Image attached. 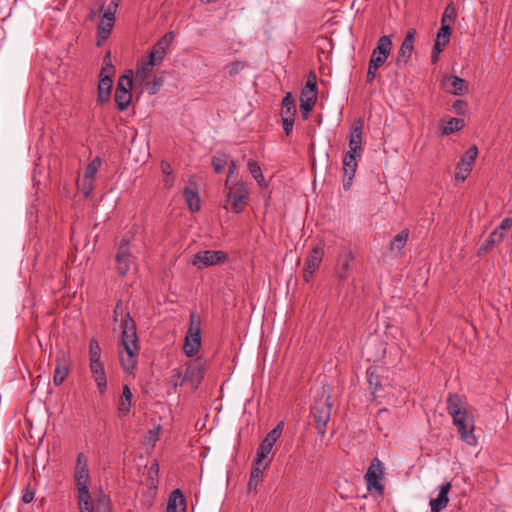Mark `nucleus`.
I'll return each mask as SVG.
<instances>
[{"instance_id": "obj_1", "label": "nucleus", "mask_w": 512, "mask_h": 512, "mask_svg": "<svg viewBox=\"0 0 512 512\" xmlns=\"http://www.w3.org/2000/svg\"><path fill=\"white\" fill-rule=\"evenodd\" d=\"M121 366L126 373H131L138 362V337L135 322L126 313L121 322V340L118 346Z\"/></svg>"}, {"instance_id": "obj_2", "label": "nucleus", "mask_w": 512, "mask_h": 512, "mask_svg": "<svg viewBox=\"0 0 512 512\" xmlns=\"http://www.w3.org/2000/svg\"><path fill=\"white\" fill-rule=\"evenodd\" d=\"M363 153L361 130H353L349 137V149L343 157V188L350 189L358 167V158Z\"/></svg>"}, {"instance_id": "obj_3", "label": "nucleus", "mask_w": 512, "mask_h": 512, "mask_svg": "<svg viewBox=\"0 0 512 512\" xmlns=\"http://www.w3.org/2000/svg\"><path fill=\"white\" fill-rule=\"evenodd\" d=\"M331 407L328 389L322 387L319 391V397L315 398L311 408V415L314 419L316 430L322 436L326 432V425L331 417Z\"/></svg>"}, {"instance_id": "obj_4", "label": "nucleus", "mask_w": 512, "mask_h": 512, "mask_svg": "<svg viewBox=\"0 0 512 512\" xmlns=\"http://www.w3.org/2000/svg\"><path fill=\"white\" fill-rule=\"evenodd\" d=\"M189 329L185 336L183 351L186 356L193 357L201 347V319L200 316L192 312L189 317Z\"/></svg>"}, {"instance_id": "obj_5", "label": "nucleus", "mask_w": 512, "mask_h": 512, "mask_svg": "<svg viewBox=\"0 0 512 512\" xmlns=\"http://www.w3.org/2000/svg\"><path fill=\"white\" fill-rule=\"evenodd\" d=\"M101 164L100 157H95L85 167L82 177L77 180V188L85 197H89L94 189L95 175Z\"/></svg>"}, {"instance_id": "obj_6", "label": "nucleus", "mask_w": 512, "mask_h": 512, "mask_svg": "<svg viewBox=\"0 0 512 512\" xmlns=\"http://www.w3.org/2000/svg\"><path fill=\"white\" fill-rule=\"evenodd\" d=\"M205 371V363L201 359L190 361L185 371L180 385L188 384L192 391H195L200 385Z\"/></svg>"}, {"instance_id": "obj_7", "label": "nucleus", "mask_w": 512, "mask_h": 512, "mask_svg": "<svg viewBox=\"0 0 512 512\" xmlns=\"http://www.w3.org/2000/svg\"><path fill=\"white\" fill-rule=\"evenodd\" d=\"M384 475L383 464L378 458H374L364 476L368 491H375L381 494L384 490L382 478Z\"/></svg>"}, {"instance_id": "obj_8", "label": "nucleus", "mask_w": 512, "mask_h": 512, "mask_svg": "<svg viewBox=\"0 0 512 512\" xmlns=\"http://www.w3.org/2000/svg\"><path fill=\"white\" fill-rule=\"evenodd\" d=\"M228 256L223 251L205 250L194 254L190 263L198 269L213 266L223 263L227 260Z\"/></svg>"}, {"instance_id": "obj_9", "label": "nucleus", "mask_w": 512, "mask_h": 512, "mask_svg": "<svg viewBox=\"0 0 512 512\" xmlns=\"http://www.w3.org/2000/svg\"><path fill=\"white\" fill-rule=\"evenodd\" d=\"M478 156V148L473 145L471 146L464 155L460 158L456 166L455 179L463 182L469 176L473 164Z\"/></svg>"}, {"instance_id": "obj_10", "label": "nucleus", "mask_w": 512, "mask_h": 512, "mask_svg": "<svg viewBox=\"0 0 512 512\" xmlns=\"http://www.w3.org/2000/svg\"><path fill=\"white\" fill-rule=\"evenodd\" d=\"M324 243L320 242L315 245L310 254L307 256L303 269V278L309 282L313 277L314 272L318 269L324 256Z\"/></svg>"}, {"instance_id": "obj_11", "label": "nucleus", "mask_w": 512, "mask_h": 512, "mask_svg": "<svg viewBox=\"0 0 512 512\" xmlns=\"http://www.w3.org/2000/svg\"><path fill=\"white\" fill-rule=\"evenodd\" d=\"M131 88L132 78L128 75L121 76L115 91V102L121 111L127 109L131 103Z\"/></svg>"}, {"instance_id": "obj_12", "label": "nucleus", "mask_w": 512, "mask_h": 512, "mask_svg": "<svg viewBox=\"0 0 512 512\" xmlns=\"http://www.w3.org/2000/svg\"><path fill=\"white\" fill-rule=\"evenodd\" d=\"M392 49V41L389 36L379 38L376 47L373 49L369 64L373 67H381L388 59Z\"/></svg>"}, {"instance_id": "obj_13", "label": "nucleus", "mask_w": 512, "mask_h": 512, "mask_svg": "<svg viewBox=\"0 0 512 512\" xmlns=\"http://www.w3.org/2000/svg\"><path fill=\"white\" fill-rule=\"evenodd\" d=\"M129 243L130 238L124 237L117 244L116 269L123 276L129 272L132 263L131 253L128 248Z\"/></svg>"}, {"instance_id": "obj_14", "label": "nucleus", "mask_w": 512, "mask_h": 512, "mask_svg": "<svg viewBox=\"0 0 512 512\" xmlns=\"http://www.w3.org/2000/svg\"><path fill=\"white\" fill-rule=\"evenodd\" d=\"M226 188L228 190L227 201L231 204L236 213H240L248 199V191L245 185L242 183H238L234 186L229 184Z\"/></svg>"}, {"instance_id": "obj_15", "label": "nucleus", "mask_w": 512, "mask_h": 512, "mask_svg": "<svg viewBox=\"0 0 512 512\" xmlns=\"http://www.w3.org/2000/svg\"><path fill=\"white\" fill-rule=\"evenodd\" d=\"M296 102L290 92H287L281 101L280 116L283 128H292L296 115Z\"/></svg>"}, {"instance_id": "obj_16", "label": "nucleus", "mask_w": 512, "mask_h": 512, "mask_svg": "<svg viewBox=\"0 0 512 512\" xmlns=\"http://www.w3.org/2000/svg\"><path fill=\"white\" fill-rule=\"evenodd\" d=\"M175 38L174 32H167L157 43L151 48L149 59L153 60L157 65H160L165 58L168 48Z\"/></svg>"}, {"instance_id": "obj_17", "label": "nucleus", "mask_w": 512, "mask_h": 512, "mask_svg": "<svg viewBox=\"0 0 512 512\" xmlns=\"http://www.w3.org/2000/svg\"><path fill=\"white\" fill-rule=\"evenodd\" d=\"M415 34V29H410L406 33V36L399 48L398 55L396 58L395 64L397 67L405 66L408 63L414 48Z\"/></svg>"}, {"instance_id": "obj_18", "label": "nucleus", "mask_w": 512, "mask_h": 512, "mask_svg": "<svg viewBox=\"0 0 512 512\" xmlns=\"http://www.w3.org/2000/svg\"><path fill=\"white\" fill-rule=\"evenodd\" d=\"M92 378L101 395L107 391V375L104 362L89 363Z\"/></svg>"}, {"instance_id": "obj_19", "label": "nucleus", "mask_w": 512, "mask_h": 512, "mask_svg": "<svg viewBox=\"0 0 512 512\" xmlns=\"http://www.w3.org/2000/svg\"><path fill=\"white\" fill-rule=\"evenodd\" d=\"M450 490V482H444L439 486L438 496L430 500V512H440L447 507Z\"/></svg>"}, {"instance_id": "obj_20", "label": "nucleus", "mask_w": 512, "mask_h": 512, "mask_svg": "<svg viewBox=\"0 0 512 512\" xmlns=\"http://www.w3.org/2000/svg\"><path fill=\"white\" fill-rule=\"evenodd\" d=\"M317 99V91L301 90L300 93V114L303 119H307L310 111L313 109Z\"/></svg>"}, {"instance_id": "obj_21", "label": "nucleus", "mask_w": 512, "mask_h": 512, "mask_svg": "<svg viewBox=\"0 0 512 512\" xmlns=\"http://www.w3.org/2000/svg\"><path fill=\"white\" fill-rule=\"evenodd\" d=\"M186 502L180 489L172 491L168 498L166 512H185Z\"/></svg>"}, {"instance_id": "obj_22", "label": "nucleus", "mask_w": 512, "mask_h": 512, "mask_svg": "<svg viewBox=\"0 0 512 512\" xmlns=\"http://www.w3.org/2000/svg\"><path fill=\"white\" fill-rule=\"evenodd\" d=\"M447 91L454 95H462L468 90V83L458 76H449L444 81Z\"/></svg>"}, {"instance_id": "obj_23", "label": "nucleus", "mask_w": 512, "mask_h": 512, "mask_svg": "<svg viewBox=\"0 0 512 512\" xmlns=\"http://www.w3.org/2000/svg\"><path fill=\"white\" fill-rule=\"evenodd\" d=\"M447 411L452 418L467 412L462 397L458 394H451L447 399Z\"/></svg>"}, {"instance_id": "obj_24", "label": "nucleus", "mask_w": 512, "mask_h": 512, "mask_svg": "<svg viewBox=\"0 0 512 512\" xmlns=\"http://www.w3.org/2000/svg\"><path fill=\"white\" fill-rule=\"evenodd\" d=\"M115 22L113 11H105L98 25V35L101 39H107Z\"/></svg>"}, {"instance_id": "obj_25", "label": "nucleus", "mask_w": 512, "mask_h": 512, "mask_svg": "<svg viewBox=\"0 0 512 512\" xmlns=\"http://www.w3.org/2000/svg\"><path fill=\"white\" fill-rule=\"evenodd\" d=\"M283 427H284V424L283 422H280L276 425L275 428H273L266 436L265 438L262 440V442L260 443V447L265 449V450H269L270 452L272 451L275 443L277 442V440L281 437V434H282V431H283Z\"/></svg>"}, {"instance_id": "obj_26", "label": "nucleus", "mask_w": 512, "mask_h": 512, "mask_svg": "<svg viewBox=\"0 0 512 512\" xmlns=\"http://www.w3.org/2000/svg\"><path fill=\"white\" fill-rule=\"evenodd\" d=\"M154 66L158 65L149 58L141 61L137 66L135 79L141 83H145L150 78Z\"/></svg>"}, {"instance_id": "obj_27", "label": "nucleus", "mask_w": 512, "mask_h": 512, "mask_svg": "<svg viewBox=\"0 0 512 512\" xmlns=\"http://www.w3.org/2000/svg\"><path fill=\"white\" fill-rule=\"evenodd\" d=\"M77 501L80 512H96L89 489L77 490Z\"/></svg>"}, {"instance_id": "obj_28", "label": "nucleus", "mask_w": 512, "mask_h": 512, "mask_svg": "<svg viewBox=\"0 0 512 512\" xmlns=\"http://www.w3.org/2000/svg\"><path fill=\"white\" fill-rule=\"evenodd\" d=\"M112 78L109 75H104L100 78L98 83V102L100 104L108 101L112 89Z\"/></svg>"}, {"instance_id": "obj_29", "label": "nucleus", "mask_w": 512, "mask_h": 512, "mask_svg": "<svg viewBox=\"0 0 512 512\" xmlns=\"http://www.w3.org/2000/svg\"><path fill=\"white\" fill-rule=\"evenodd\" d=\"M132 406V392L128 385L123 386L122 396L118 404V412L120 416H126L130 412Z\"/></svg>"}, {"instance_id": "obj_30", "label": "nucleus", "mask_w": 512, "mask_h": 512, "mask_svg": "<svg viewBox=\"0 0 512 512\" xmlns=\"http://www.w3.org/2000/svg\"><path fill=\"white\" fill-rule=\"evenodd\" d=\"M352 260H353L352 252H348L344 258L341 257L339 259V263L336 267V274H337V277L339 278V280L345 281L348 279Z\"/></svg>"}, {"instance_id": "obj_31", "label": "nucleus", "mask_w": 512, "mask_h": 512, "mask_svg": "<svg viewBox=\"0 0 512 512\" xmlns=\"http://www.w3.org/2000/svg\"><path fill=\"white\" fill-rule=\"evenodd\" d=\"M183 196L188 208L192 212H197L200 210L201 201L198 192L195 189H191L186 187L183 191Z\"/></svg>"}, {"instance_id": "obj_32", "label": "nucleus", "mask_w": 512, "mask_h": 512, "mask_svg": "<svg viewBox=\"0 0 512 512\" xmlns=\"http://www.w3.org/2000/svg\"><path fill=\"white\" fill-rule=\"evenodd\" d=\"M74 479L76 490L89 489L90 474L88 468H75Z\"/></svg>"}, {"instance_id": "obj_33", "label": "nucleus", "mask_w": 512, "mask_h": 512, "mask_svg": "<svg viewBox=\"0 0 512 512\" xmlns=\"http://www.w3.org/2000/svg\"><path fill=\"white\" fill-rule=\"evenodd\" d=\"M368 384L370 393L374 399L381 397L382 384L380 382V377L375 373V371L369 369L367 372Z\"/></svg>"}, {"instance_id": "obj_34", "label": "nucleus", "mask_w": 512, "mask_h": 512, "mask_svg": "<svg viewBox=\"0 0 512 512\" xmlns=\"http://www.w3.org/2000/svg\"><path fill=\"white\" fill-rule=\"evenodd\" d=\"M474 428V423H471L457 429L462 441H464L469 446L477 445V438L474 434Z\"/></svg>"}, {"instance_id": "obj_35", "label": "nucleus", "mask_w": 512, "mask_h": 512, "mask_svg": "<svg viewBox=\"0 0 512 512\" xmlns=\"http://www.w3.org/2000/svg\"><path fill=\"white\" fill-rule=\"evenodd\" d=\"M69 367L64 361H57V365L54 370L53 383L55 386H60L69 374Z\"/></svg>"}, {"instance_id": "obj_36", "label": "nucleus", "mask_w": 512, "mask_h": 512, "mask_svg": "<svg viewBox=\"0 0 512 512\" xmlns=\"http://www.w3.org/2000/svg\"><path fill=\"white\" fill-rule=\"evenodd\" d=\"M451 36V28L450 25L445 22L444 20H441V27L437 33L436 43L438 45H444L446 46L450 41Z\"/></svg>"}, {"instance_id": "obj_37", "label": "nucleus", "mask_w": 512, "mask_h": 512, "mask_svg": "<svg viewBox=\"0 0 512 512\" xmlns=\"http://www.w3.org/2000/svg\"><path fill=\"white\" fill-rule=\"evenodd\" d=\"M102 350L99 342L93 338L89 342V363L102 362Z\"/></svg>"}, {"instance_id": "obj_38", "label": "nucleus", "mask_w": 512, "mask_h": 512, "mask_svg": "<svg viewBox=\"0 0 512 512\" xmlns=\"http://www.w3.org/2000/svg\"><path fill=\"white\" fill-rule=\"evenodd\" d=\"M248 169L252 175V177L258 182L260 186L265 185L264 176L262 174L261 167L258 163L252 159L248 161Z\"/></svg>"}, {"instance_id": "obj_39", "label": "nucleus", "mask_w": 512, "mask_h": 512, "mask_svg": "<svg viewBox=\"0 0 512 512\" xmlns=\"http://www.w3.org/2000/svg\"><path fill=\"white\" fill-rule=\"evenodd\" d=\"M265 469H266V467H264V466H258L256 464H253V467H252V470L250 473L249 482H248L249 490L256 489V487L258 485L259 478Z\"/></svg>"}, {"instance_id": "obj_40", "label": "nucleus", "mask_w": 512, "mask_h": 512, "mask_svg": "<svg viewBox=\"0 0 512 512\" xmlns=\"http://www.w3.org/2000/svg\"><path fill=\"white\" fill-rule=\"evenodd\" d=\"M161 171L164 175L165 186L167 188H171L175 182V178L173 175V169H172L171 165L166 161H162L161 162Z\"/></svg>"}, {"instance_id": "obj_41", "label": "nucleus", "mask_w": 512, "mask_h": 512, "mask_svg": "<svg viewBox=\"0 0 512 512\" xmlns=\"http://www.w3.org/2000/svg\"><path fill=\"white\" fill-rule=\"evenodd\" d=\"M212 167L216 173H221L226 164H227V156L225 153H217L212 157L211 160Z\"/></svg>"}, {"instance_id": "obj_42", "label": "nucleus", "mask_w": 512, "mask_h": 512, "mask_svg": "<svg viewBox=\"0 0 512 512\" xmlns=\"http://www.w3.org/2000/svg\"><path fill=\"white\" fill-rule=\"evenodd\" d=\"M503 238H504L503 231H501V229H499V227L497 226L491 232V234L488 236V238L485 240L483 248L488 249V247H490L496 243H500L503 240Z\"/></svg>"}, {"instance_id": "obj_43", "label": "nucleus", "mask_w": 512, "mask_h": 512, "mask_svg": "<svg viewBox=\"0 0 512 512\" xmlns=\"http://www.w3.org/2000/svg\"><path fill=\"white\" fill-rule=\"evenodd\" d=\"M269 454V450H265L259 446L256 451V456L254 458L253 464H256L258 466H264L267 468L269 466V461H266V459Z\"/></svg>"}, {"instance_id": "obj_44", "label": "nucleus", "mask_w": 512, "mask_h": 512, "mask_svg": "<svg viewBox=\"0 0 512 512\" xmlns=\"http://www.w3.org/2000/svg\"><path fill=\"white\" fill-rule=\"evenodd\" d=\"M408 240V232L402 231L398 233L391 242V249L401 250Z\"/></svg>"}, {"instance_id": "obj_45", "label": "nucleus", "mask_w": 512, "mask_h": 512, "mask_svg": "<svg viewBox=\"0 0 512 512\" xmlns=\"http://www.w3.org/2000/svg\"><path fill=\"white\" fill-rule=\"evenodd\" d=\"M96 512H111L110 498L107 495L101 494L97 498Z\"/></svg>"}, {"instance_id": "obj_46", "label": "nucleus", "mask_w": 512, "mask_h": 512, "mask_svg": "<svg viewBox=\"0 0 512 512\" xmlns=\"http://www.w3.org/2000/svg\"><path fill=\"white\" fill-rule=\"evenodd\" d=\"M452 419H453V424L456 426L457 429L460 427L466 426L468 424L474 423L473 418L468 414V412H465V413L457 416L456 418H452Z\"/></svg>"}, {"instance_id": "obj_47", "label": "nucleus", "mask_w": 512, "mask_h": 512, "mask_svg": "<svg viewBox=\"0 0 512 512\" xmlns=\"http://www.w3.org/2000/svg\"><path fill=\"white\" fill-rule=\"evenodd\" d=\"M302 90L317 91V77L314 72H310L307 82Z\"/></svg>"}, {"instance_id": "obj_48", "label": "nucleus", "mask_w": 512, "mask_h": 512, "mask_svg": "<svg viewBox=\"0 0 512 512\" xmlns=\"http://www.w3.org/2000/svg\"><path fill=\"white\" fill-rule=\"evenodd\" d=\"M141 85L145 86L149 92V94H155L159 91L160 82L158 80L150 81L149 79L145 83H141Z\"/></svg>"}, {"instance_id": "obj_49", "label": "nucleus", "mask_w": 512, "mask_h": 512, "mask_svg": "<svg viewBox=\"0 0 512 512\" xmlns=\"http://www.w3.org/2000/svg\"><path fill=\"white\" fill-rule=\"evenodd\" d=\"M465 126V122L463 118H450L447 122V125L444 128H463Z\"/></svg>"}, {"instance_id": "obj_50", "label": "nucleus", "mask_w": 512, "mask_h": 512, "mask_svg": "<svg viewBox=\"0 0 512 512\" xmlns=\"http://www.w3.org/2000/svg\"><path fill=\"white\" fill-rule=\"evenodd\" d=\"M235 173H237V164H236V161L232 160L229 164L228 176H227V180L225 183L226 186H228L229 184L232 183V178Z\"/></svg>"}, {"instance_id": "obj_51", "label": "nucleus", "mask_w": 512, "mask_h": 512, "mask_svg": "<svg viewBox=\"0 0 512 512\" xmlns=\"http://www.w3.org/2000/svg\"><path fill=\"white\" fill-rule=\"evenodd\" d=\"M183 378V372L180 370H177L174 372V374L171 377V384L174 388H177L178 386H181L180 383Z\"/></svg>"}, {"instance_id": "obj_52", "label": "nucleus", "mask_w": 512, "mask_h": 512, "mask_svg": "<svg viewBox=\"0 0 512 512\" xmlns=\"http://www.w3.org/2000/svg\"><path fill=\"white\" fill-rule=\"evenodd\" d=\"M75 468H88V460L84 453L77 455Z\"/></svg>"}, {"instance_id": "obj_53", "label": "nucleus", "mask_w": 512, "mask_h": 512, "mask_svg": "<svg viewBox=\"0 0 512 512\" xmlns=\"http://www.w3.org/2000/svg\"><path fill=\"white\" fill-rule=\"evenodd\" d=\"M454 16H455V9L452 5H449L445 9L441 20H444L445 22H447V19L453 20Z\"/></svg>"}, {"instance_id": "obj_54", "label": "nucleus", "mask_w": 512, "mask_h": 512, "mask_svg": "<svg viewBox=\"0 0 512 512\" xmlns=\"http://www.w3.org/2000/svg\"><path fill=\"white\" fill-rule=\"evenodd\" d=\"M378 69H379V67H376V66L373 67L371 64L368 65L367 79H366V81L368 83H372L373 82V80L376 77V73H377Z\"/></svg>"}, {"instance_id": "obj_55", "label": "nucleus", "mask_w": 512, "mask_h": 512, "mask_svg": "<svg viewBox=\"0 0 512 512\" xmlns=\"http://www.w3.org/2000/svg\"><path fill=\"white\" fill-rule=\"evenodd\" d=\"M501 231H508L512 228V218H504L498 225Z\"/></svg>"}, {"instance_id": "obj_56", "label": "nucleus", "mask_w": 512, "mask_h": 512, "mask_svg": "<svg viewBox=\"0 0 512 512\" xmlns=\"http://www.w3.org/2000/svg\"><path fill=\"white\" fill-rule=\"evenodd\" d=\"M34 499V492L31 491V490H26L24 491L23 495H22V502L24 504H29L33 501Z\"/></svg>"}, {"instance_id": "obj_57", "label": "nucleus", "mask_w": 512, "mask_h": 512, "mask_svg": "<svg viewBox=\"0 0 512 512\" xmlns=\"http://www.w3.org/2000/svg\"><path fill=\"white\" fill-rule=\"evenodd\" d=\"M113 73H114L113 66L111 64H106V66L103 67L101 70L100 78L103 77L104 75H109L110 78H112Z\"/></svg>"}, {"instance_id": "obj_58", "label": "nucleus", "mask_w": 512, "mask_h": 512, "mask_svg": "<svg viewBox=\"0 0 512 512\" xmlns=\"http://www.w3.org/2000/svg\"><path fill=\"white\" fill-rule=\"evenodd\" d=\"M122 314H123L122 303L119 302V303L116 304L115 309H114V320L117 321L118 320V316L122 315Z\"/></svg>"}, {"instance_id": "obj_59", "label": "nucleus", "mask_w": 512, "mask_h": 512, "mask_svg": "<svg viewBox=\"0 0 512 512\" xmlns=\"http://www.w3.org/2000/svg\"><path fill=\"white\" fill-rule=\"evenodd\" d=\"M119 6V0H110L109 6L106 11H113V14L115 15L117 8Z\"/></svg>"}, {"instance_id": "obj_60", "label": "nucleus", "mask_w": 512, "mask_h": 512, "mask_svg": "<svg viewBox=\"0 0 512 512\" xmlns=\"http://www.w3.org/2000/svg\"><path fill=\"white\" fill-rule=\"evenodd\" d=\"M444 48H445L444 45H441V44L438 45V43L435 42L434 47H433V53L439 54Z\"/></svg>"}, {"instance_id": "obj_61", "label": "nucleus", "mask_w": 512, "mask_h": 512, "mask_svg": "<svg viewBox=\"0 0 512 512\" xmlns=\"http://www.w3.org/2000/svg\"><path fill=\"white\" fill-rule=\"evenodd\" d=\"M160 429H161L160 426H157L156 428H154L153 430L150 431V435H151V437L154 438V440L157 439Z\"/></svg>"}, {"instance_id": "obj_62", "label": "nucleus", "mask_w": 512, "mask_h": 512, "mask_svg": "<svg viewBox=\"0 0 512 512\" xmlns=\"http://www.w3.org/2000/svg\"><path fill=\"white\" fill-rule=\"evenodd\" d=\"M463 106H464V102H462V101H456V102H455V104H454V107H455L456 109H460V108H462Z\"/></svg>"}, {"instance_id": "obj_63", "label": "nucleus", "mask_w": 512, "mask_h": 512, "mask_svg": "<svg viewBox=\"0 0 512 512\" xmlns=\"http://www.w3.org/2000/svg\"><path fill=\"white\" fill-rule=\"evenodd\" d=\"M386 414H388V410L387 409H381L378 412V416L379 417H381L382 415H386Z\"/></svg>"}, {"instance_id": "obj_64", "label": "nucleus", "mask_w": 512, "mask_h": 512, "mask_svg": "<svg viewBox=\"0 0 512 512\" xmlns=\"http://www.w3.org/2000/svg\"><path fill=\"white\" fill-rule=\"evenodd\" d=\"M454 130H448V129H445V130H442V135L443 136H448L449 134H451Z\"/></svg>"}]
</instances>
